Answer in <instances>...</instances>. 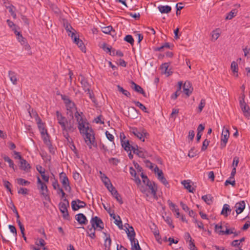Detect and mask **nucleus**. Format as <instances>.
<instances>
[{
    "label": "nucleus",
    "mask_w": 250,
    "mask_h": 250,
    "mask_svg": "<svg viewBox=\"0 0 250 250\" xmlns=\"http://www.w3.org/2000/svg\"><path fill=\"white\" fill-rule=\"evenodd\" d=\"M56 114L58 123L61 126L63 137L67 141H69L70 137L69 133L73 132L76 130L74 121L73 120H68L59 111H56Z\"/></svg>",
    "instance_id": "obj_1"
},
{
    "label": "nucleus",
    "mask_w": 250,
    "mask_h": 250,
    "mask_svg": "<svg viewBox=\"0 0 250 250\" xmlns=\"http://www.w3.org/2000/svg\"><path fill=\"white\" fill-rule=\"evenodd\" d=\"M82 134L84 137V141L90 149L92 146L97 147V144L95 140V134L92 128L88 129V130Z\"/></svg>",
    "instance_id": "obj_2"
},
{
    "label": "nucleus",
    "mask_w": 250,
    "mask_h": 250,
    "mask_svg": "<svg viewBox=\"0 0 250 250\" xmlns=\"http://www.w3.org/2000/svg\"><path fill=\"white\" fill-rule=\"evenodd\" d=\"M75 117L77 119V121L78 123V127L80 131L81 134H83L88 130V129H91L89 127V125L85 120L81 116L80 113L77 111L75 113Z\"/></svg>",
    "instance_id": "obj_3"
},
{
    "label": "nucleus",
    "mask_w": 250,
    "mask_h": 250,
    "mask_svg": "<svg viewBox=\"0 0 250 250\" xmlns=\"http://www.w3.org/2000/svg\"><path fill=\"white\" fill-rule=\"evenodd\" d=\"M69 207V202L66 198L63 199V202H61L59 204L60 211L62 214V217L64 219L69 220L70 219L67 208Z\"/></svg>",
    "instance_id": "obj_4"
},
{
    "label": "nucleus",
    "mask_w": 250,
    "mask_h": 250,
    "mask_svg": "<svg viewBox=\"0 0 250 250\" xmlns=\"http://www.w3.org/2000/svg\"><path fill=\"white\" fill-rule=\"evenodd\" d=\"M229 137V130L227 128H226L225 126H224L221 134L220 141V148L221 149H223L226 147Z\"/></svg>",
    "instance_id": "obj_5"
},
{
    "label": "nucleus",
    "mask_w": 250,
    "mask_h": 250,
    "mask_svg": "<svg viewBox=\"0 0 250 250\" xmlns=\"http://www.w3.org/2000/svg\"><path fill=\"white\" fill-rule=\"evenodd\" d=\"M60 180L64 189L66 191H70L71 189L70 186L69 179L64 172H62L59 175Z\"/></svg>",
    "instance_id": "obj_6"
},
{
    "label": "nucleus",
    "mask_w": 250,
    "mask_h": 250,
    "mask_svg": "<svg viewBox=\"0 0 250 250\" xmlns=\"http://www.w3.org/2000/svg\"><path fill=\"white\" fill-rule=\"evenodd\" d=\"M90 223L92 227H94L96 229H98L99 230H102L104 228L103 222L97 216L92 217L90 220Z\"/></svg>",
    "instance_id": "obj_7"
},
{
    "label": "nucleus",
    "mask_w": 250,
    "mask_h": 250,
    "mask_svg": "<svg viewBox=\"0 0 250 250\" xmlns=\"http://www.w3.org/2000/svg\"><path fill=\"white\" fill-rule=\"evenodd\" d=\"M132 130L133 134L143 142L145 141V138H147L148 136V133L145 130L140 131L137 128H133Z\"/></svg>",
    "instance_id": "obj_8"
},
{
    "label": "nucleus",
    "mask_w": 250,
    "mask_h": 250,
    "mask_svg": "<svg viewBox=\"0 0 250 250\" xmlns=\"http://www.w3.org/2000/svg\"><path fill=\"white\" fill-rule=\"evenodd\" d=\"M79 80L82 85L83 90L85 91H89L91 89V84L89 83L88 80L85 78L83 75H80Z\"/></svg>",
    "instance_id": "obj_9"
},
{
    "label": "nucleus",
    "mask_w": 250,
    "mask_h": 250,
    "mask_svg": "<svg viewBox=\"0 0 250 250\" xmlns=\"http://www.w3.org/2000/svg\"><path fill=\"white\" fill-rule=\"evenodd\" d=\"M71 38L73 40V42L79 46L82 52H85L86 48L83 41L80 40L79 37H77L76 34H71Z\"/></svg>",
    "instance_id": "obj_10"
},
{
    "label": "nucleus",
    "mask_w": 250,
    "mask_h": 250,
    "mask_svg": "<svg viewBox=\"0 0 250 250\" xmlns=\"http://www.w3.org/2000/svg\"><path fill=\"white\" fill-rule=\"evenodd\" d=\"M86 206V204L79 199L73 200L71 202L72 208L74 211L78 210L81 208H84Z\"/></svg>",
    "instance_id": "obj_11"
},
{
    "label": "nucleus",
    "mask_w": 250,
    "mask_h": 250,
    "mask_svg": "<svg viewBox=\"0 0 250 250\" xmlns=\"http://www.w3.org/2000/svg\"><path fill=\"white\" fill-rule=\"evenodd\" d=\"M38 188L40 190L41 194L44 197V199L46 200L50 201L49 191L46 184L45 183L40 187L38 186Z\"/></svg>",
    "instance_id": "obj_12"
},
{
    "label": "nucleus",
    "mask_w": 250,
    "mask_h": 250,
    "mask_svg": "<svg viewBox=\"0 0 250 250\" xmlns=\"http://www.w3.org/2000/svg\"><path fill=\"white\" fill-rule=\"evenodd\" d=\"M35 115L36 116V121L38 125V127L39 129L41 135H43L44 133L47 132V129L44 127V124L42 122L41 118L38 116L37 113L35 112Z\"/></svg>",
    "instance_id": "obj_13"
},
{
    "label": "nucleus",
    "mask_w": 250,
    "mask_h": 250,
    "mask_svg": "<svg viewBox=\"0 0 250 250\" xmlns=\"http://www.w3.org/2000/svg\"><path fill=\"white\" fill-rule=\"evenodd\" d=\"M125 231L129 239L134 240L135 239V232L132 226H130L129 224L127 223L125 225Z\"/></svg>",
    "instance_id": "obj_14"
},
{
    "label": "nucleus",
    "mask_w": 250,
    "mask_h": 250,
    "mask_svg": "<svg viewBox=\"0 0 250 250\" xmlns=\"http://www.w3.org/2000/svg\"><path fill=\"white\" fill-rule=\"evenodd\" d=\"M110 189H108L111 193L112 196L116 199V200L120 204H123V201L122 200V198L121 196L119 194L118 191L116 189V188L112 186V187L110 188Z\"/></svg>",
    "instance_id": "obj_15"
},
{
    "label": "nucleus",
    "mask_w": 250,
    "mask_h": 250,
    "mask_svg": "<svg viewBox=\"0 0 250 250\" xmlns=\"http://www.w3.org/2000/svg\"><path fill=\"white\" fill-rule=\"evenodd\" d=\"M120 139L122 147L128 152L129 150L130 143L128 140H125V136L124 133L120 134Z\"/></svg>",
    "instance_id": "obj_16"
},
{
    "label": "nucleus",
    "mask_w": 250,
    "mask_h": 250,
    "mask_svg": "<svg viewBox=\"0 0 250 250\" xmlns=\"http://www.w3.org/2000/svg\"><path fill=\"white\" fill-rule=\"evenodd\" d=\"M19 159L20 160V168L25 171H28L31 168L30 164L21 156H19Z\"/></svg>",
    "instance_id": "obj_17"
},
{
    "label": "nucleus",
    "mask_w": 250,
    "mask_h": 250,
    "mask_svg": "<svg viewBox=\"0 0 250 250\" xmlns=\"http://www.w3.org/2000/svg\"><path fill=\"white\" fill-rule=\"evenodd\" d=\"M240 105L244 116L249 118L250 117V108L245 102L240 103Z\"/></svg>",
    "instance_id": "obj_18"
},
{
    "label": "nucleus",
    "mask_w": 250,
    "mask_h": 250,
    "mask_svg": "<svg viewBox=\"0 0 250 250\" xmlns=\"http://www.w3.org/2000/svg\"><path fill=\"white\" fill-rule=\"evenodd\" d=\"M131 87L136 92L142 94L144 97H146V94L143 89L139 85L137 84L133 81H131Z\"/></svg>",
    "instance_id": "obj_19"
},
{
    "label": "nucleus",
    "mask_w": 250,
    "mask_h": 250,
    "mask_svg": "<svg viewBox=\"0 0 250 250\" xmlns=\"http://www.w3.org/2000/svg\"><path fill=\"white\" fill-rule=\"evenodd\" d=\"M76 220L81 225H86L88 222V220L86 216L83 213H79L75 216Z\"/></svg>",
    "instance_id": "obj_20"
},
{
    "label": "nucleus",
    "mask_w": 250,
    "mask_h": 250,
    "mask_svg": "<svg viewBox=\"0 0 250 250\" xmlns=\"http://www.w3.org/2000/svg\"><path fill=\"white\" fill-rule=\"evenodd\" d=\"M235 211L237 214H240L245 208V202L244 201H241L236 203L235 205Z\"/></svg>",
    "instance_id": "obj_21"
},
{
    "label": "nucleus",
    "mask_w": 250,
    "mask_h": 250,
    "mask_svg": "<svg viewBox=\"0 0 250 250\" xmlns=\"http://www.w3.org/2000/svg\"><path fill=\"white\" fill-rule=\"evenodd\" d=\"M148 189L151 190V194L155 197L156 196V193L157 190V185L153 182H151L146 186Z\"/></svg>",
    "instance_id": "obj_22"
},
{
    "label": "nucleus",
    "mask_w": 250,
    "mask_h": 250,
    "mask_svg": "<svg viewBox=\"0 0 250 250\" xmlns=\"http://www.w3.org/2000/svg\"><path fill=\"white\" fill-rule=\"evenodd\" d=\"M167 204L169 206V208H170V209L172 211H174L176 213V217L177 218H178L179 216H180V212H179V208H177V206L174 204H173L171 201H170V200H168L167 201Z\"/></svg>",
    "instance_id": "obj_23"
},
{
    "label": "nucleus",
    "mask_w": 250,
    "mask_h": 250,
    "mask_svg": "<svg viewBox=\"0 0 250 250\" xmlns=\"http://www.w3.org/2000/svg\"><path fill=\"white\" fill-rule=\"evenodd\" d=\"M169 64L170 63L168 62L164 63L161 67L162 72L165 74H167V76H169L172 73L170 69H168Z\"/></svg>",
    "instance_id": "obj_24"
},
{
    "label": "nucleus",
    "mask_w": 250,
    "mask_h": 250,
    "mask_svg": "<svg viewBox=\"0 0 250 250\" xmlns=\"http://www.w3.org/2000/svg\"><path fill=\"white\" fill-rule=\"evenodd\" d=\"M190 182L191 181L189 180H184L182 182V184L184 185L185 188L187 189L189 192L193 193L194 191H195V189L191 187Z\"/></svg>",
    "instance_id": "obj_25"
},
{
    "label": "nucleus",
    "mask_w": 250,
    "mask_h": 250,
    "mask_svg": "<svg viewBox=\"0 0 250 250\" xmlns=\"http://www.w3.org/2000/svg\"><path fill=\"white\" fill-rule=\"evenodd\" d=\"M191 87L190 83L189 81H186L183 85V90L184 93L188 96H189L192 93V90L190 89Z\"/></svg>",
    "instance_id": "obj_26"
},
{
    "label": "nucleus",
    "mask_w": 250,
    "mask_h": 250,
    "mask_svg": "<svg viewBox=\"0 0 250 250\" xmlns=\"http://www.w3.org/2000/svg\"><path fill=\"white\" fill-rule=\"evenodd\" d=\"M133 153L141 158H145L146 156V152L141 147L136 149L133 148Z\"/></svg>",
    "instance_id": "obj_27"
},
{
    "label": "nucleus",
    "mask_w": 250,
    "mask_h": 250,
    "mask_svg": "<svg viewBox=\"0 0 250 250\" xmlns=\"http://www.w3.org/2000/svg\"><path fill=\"white\" fill-rule=\"evenodd\" d=\"M129 172L130 174L134 177V180L137 185L141 184V180L138 176H137L136 170L132 167H130L129 168Z\"/></svg>",
    "instance_id": "obj_28"
},
{
    "label": "nucleus",
    "mask_w": 250,
    "mask_h": 250,
    "mask_svg": "<svg viewBox=\"0 0 250 250\" xmlns=\"http://www.w3.org/2000/svg\"><path fill=\"white\" fill-rule=\"evenodd\" d=\"M8 74H9V77L10 80L12 82V83L14 84H17L18 80H17V78L16 73L13 71H9Z\"/></svg>",
    "instance_id": "obj_29"
},
{
    "label": "nucleus",
    "mask_w": 250,
    "mask_h": 250,
    "mask_svg": "<svg viewBox=\"0 0 250 250\" xmlns=\"http://www.w3.org/2000/svg\"><path fill=\"white\" fill-rule=\"evenodd\" d=\"M235 230L234 228H231L230 229H226V230H220L218 232L219 235H229L234 233V231Z\"/></svg>",
    "instance_id": "obj_30"
},
{
    "label": "nucleus",
    "mask_w": 250,
    "mask_h": 250,
    "mask_svg": "<svg viewBox=\"0 0 250 250\" xmlns=\"http://www.w3.org/2000/svg\"><path fill=\"white\" fill-rule=\"evenodd\" d=\"M202 199L208 204L211 205L213 203V197L210 194H207L202 197Z\"/></svg>",
    "instance_id": "obj_31"
},
{
    "label": "nucleus",
    "mask_w": 250,
    "mask_h": 250,
    "mask_svg": "<svg viewBox=\"0 0 250 250\" xmlns=\"http://www.w3.org/2000/svg\"><path fill=\"white\" fill-rule=\"evenodd\" d=\"M158 9L161 13H168L171 10V7L168 5H161L158 7Z\"/></svg>",
    "instance_id": "obj_32"
},
{
    "label": "nucleus",
    "mask_w": 250,
    "mask_h": 250,
    "mask_svg": "<svg viewBox=\"0 0 250 250\" xmlns=\"http://www.w3.org/2000/svg\"><path fill=\"white\" fill-rule=\"evenodd\" d=\"M231 212V209L230 208V207L228 204H225L223 206L221 214L225 215V216H228V213H230Z\"/></svg>",
    "instance_id": "obj_33"
},
{
    "label": "nucleus",
    "mask_w": 250,
    "mask_h": 250,
    "mask_svg": "<svg viewBox=\"0 0 250 250\" xmlns=\"http://www.w3.org/2000/svg\"><path fill=\"white\" fill-rule=\"evenodd\" d=\"M231 69L234 73V75L237 77H238V64L236 62L233 61L231 63Z\"/></svg>",
    "instance_id": "obj_34"
},
{
    "label": "nucleus",
    "mask_w": 250,
    "mask_h": 250,
    "mask_svg": "<svg viewBox=\"0 0 250 250\" xmlns=\"http://www.w3.org/2000/svg\"><path fill=\"white\" fill-rule=\"evenodd\" d=\"M220 35V31L219 28L213 30L211 34L212 41H216L218 39Z\"/></svg>",
    "instance_id": "obj_35"
},
{
    "label": "nucleus",
    "mask_w": 250,
    "mask_h": 250,
    "mask_svg": "<svg viewBox=\"0 0 250 250\" xmlns=\"http://www.w3.org/2000/svg\"><path fill=\"white\" fill-rule=\"evenodd\" d=\"M131 245V250H135L136 249H138L140 248V245L139 244L138 241L134 239V240H130Z\"/></svg>",
    "instance_id": "obj_36"
},
{
    "label": "nucleus",
    "mask_w": 250,
    "mask_h": 250,
    "mask_svg": "<svg viewBox=\"0 0 250 250\" xmlns=\"http://www.w3.org/2000/svg\"><path fill=\"white\" fill-rule=\"evenodd\" d=\"M238 11L236 9H232L230 12L229 13L228 15L226 17V20H231L237 15Z\"/></svg>",
    "instance_id": "obj_37"
},
{
    "label": "nucleus",
    "mask_w": 250,
    "mask_h": 250,
    "mask_svg": "<svg viewBox=\"0 0 250 250\" xmlns=\"http://www.w3.org/2000/svg\"><path fill=\"white\" fill-rule=\"evenodd\" d=\"M170 48V45L168 42H165L163 45L160 47H157L154 48L156 51H163L164 48Z\"/></svg>",
    "instance_id": "obj_38"
},
{
    "label": "nucleus",
    "mask_w": 250,
    "mask_h": 250,
    "mask_svg": "<svg viewBox=\"0 0 250 250\" xmlns=\"http://www.w3.org/2000/svg\"><path fill=\"white\" fill-rule=\"evenodd\" d=\"M64 27L66 31V32L68 33V35L69 36H70L72 37L71 34H75L74 32L71 31V29H73L71 26L70 24H69L68 23H64Z\"/></svg>",
    "instance_id": "obj_39"
},
{
    "label": "nucleus",
    "mask_w": 250,
    "mask_h": 250,
    "mask_svg": "<svg viewBox=\"0 0 250 250\" xmlns=\"http://www.w3.org/2000/svg\"><path fill=\"white\" fill-rule=\"evenodd\" d=\"M111 245V239L110 237V235L108 234V236L106 237L104 240V249H110Z\"/></svg>",
    "instance_id": "obj_40"
},
{
    "label": "nucleus",
    "mask_w": 250,
    "mask_h": 250,
    "mask_svg": "<svg viewBox=\"0 0 250 250\" xmlns=\"http://www.w3.org/2000/svg\"><path fill=\"white\" fill-rule=\"evenodd\" d=\"M9 229L10 230V231L13 233V236L12 237V239L16 240L17 236V231L16 228L13 225H9Z\"/></svg>",
    "instance_id": "obj_41"
},
{
    "label": "nucleus",
    "mask_w": 250,
    "mask_h": 250,
    "mask_svg": "<svg viewBox=\"0 0 250 250\" xmlns=\"http://www.w3.org/2000/svg\"><path fill=\"white\" fill-rule=\"evenodd\" d=\"M102 181L108 189H110V188L112 187L113 185L111 183L110 179L108 177H104V179H103Z\"/></svg>",
    "instance_id": "obj_42"
},
{
    "label": "nucleus",
    "mask_w": 250,
    "mask_h": 250,
    "mask_svg": "<svg viewBox=\"0 0 250 250\" xmlns=\"http://www.w3.org/2000/svg\"><path fill=\"white\" fill-rule=\"evenodd\" d=\"M118 91L122 93L124 95L127 96V97H129L130 96V93L127 90L124 89L122 86L120 85H118L117 86Z\"/></svg>",
    "instance_id": "obj_43"
},
{
    "label": "nucleus",
    "mask_w": 250,
    "mask_h": 250,
    "mask_svg": "<svg viewBox=\"0 0 250 250\" xmlns=\"http://www.w3.org/2000/svg\"><path fill=\"white\" fill-rule=\"evenodd\" d=\"M17 183L21 186H26L29 185L30 184V182L25 180L23 178H18L17 179Z\"/></svg>",
    "instance_id": "obj_44"
},
{
    "label": "nucleus",
    "mask_w": 250,
    "mask_h": 250,
    "mask_svg": "<svg viewBox=\"0 0 250 250\" xmlns=\"http://www.w3.org/2000/svg\"><path fill=\"white\" fill-rule=\"evenodd\" d=\"M102 48L105 52L109 53L110 55H112L111 53V46H110L106 43H104L103 44Z\"/></svg>",
    "instance_id": "obj_45"
},
{
    "label": "nucleus",
    "mask_w": 250,
    "mask_h": 250,
    "mask_svg": "<svg viewBox=\"0 0 250 250\" xmlns=\"http://www.w3.org/2000/svg\"><path fill=\"white\" fill-rule=\"evenodd\" d=\"M133 103L135 104V105L138 106L141 110H142L145 112L148 113V111L146 110V106L141 104L140 102L138 101H134Z\"/></svg>",
    "instance_id": "obj_46"
},
{
    "label": "nucleus",
    "mask_w": 250,
    "mask_h": 250,
    "mask_svg": "<svg viewBox=\"0 0 250 250\" xmlns=\"http://www.w3.org/2000/svg\"><path fill=\"white\" fill-rule=\"evenodd\" d=\"M112 29L113 28L111 26H108L103 27L102 29V31L105 34H110V35H112Z\"/></svg>",
    "instance_id": "obj_47"
},
{
    "label": "nucleus",
    "mask_w": 250,
    "mask_h": 250,
    "mask_svg": "<svg viewBox=\"0 0 250 250\" xmlns=\"http://www.w3.org/2000/svg\"><path fill=\"white\" fill-rule=\"evenodd\" d=\"M15 34L17 36V39L21 42H25V39L22 37V35L17 30H15Z\"/></svg>",
    "instance_id": "obj_48"
},
{
    "label": "nucleus",
    "mask_w": 250,
    "mask_h": 250,
    "mask_svg": "<svg viewBox=\"0 0 250 250\" xmlns=\"http://www.w3.org/2000/svg\"><path fill=\"white\" fill-rule=\"evenodd\" d=\"M124 40L126 42L129 43L130 44L133 45L134 44V40L131 35H127L125 38Z\"/></svg>",
    "instance_id": "obj_49"
},
{
    "label": "nucleus",
    "mask_w": 250,
    "mask_h": 250,
    "mask_svg": "<svg viewBox=\"0 0 250 250\" xmlns=\"http://www.w3.org/2000/svg\"><path fill=\"white\" fill-rule=\"evenodd\" d=\"M141 176V177H142V178L143 179V183L145 185H146V186H147V185L150 184V182H151L148 179V178H147V176H146L145 174H144V173L143 172H142Z\"/></svg>",
    "instance_id": "obj_50"
},
{
    "label": "nucleus",
    "mask_w": 250,
    "mask_h": 250,
    "mask_svg": "<svg viewBox=\"0 0 250 250\" xmlns=\"http://www.w3.org/2000/svg\"><path fill=\"white\" fill-rule=\"evenodd\" d=\"M3 184L4 187L7 189V190L11 193V184L9 181L6 180H3Z\"/></svg>",
    "instance_id": "obj_51"
},
{
    "label": "nucleus",
    "mask_w": 250,
    "mask_h": 250,
    "mask_svg": "<svg viewBox=\"0 0 250 250\" xmlns=\"http://www.w3.org/2000/svg\"><path fill=\"white\" fill-rule=\"evenodd\" d=\"M205 104H206V100L203 99H202L201 100L200 103L198 106V112L200 113L202 111Z\"/></svg>",
    "instance_id": "obj_52"
},
{
    "label": "nucleus",
    "mask_w": 250,
    "mask_h": 250,
    "mask_svg": "<svg viewBox=\"0 0 250 250\" xmlns=\"http://www.w3.org/2000/svg\"><path fill=\"white\" fill-rule=\"evenodd\" d=\"M209 141H208L207 139H205L203 142L202 146L201 148L202 151H205L207 148L208 146L209 145Z\"/></svg>",
    "instance_id": "obj_53"
},
{
    "label": "nucleus",
    "mask_w": 250,
    "mask_h": 250,
    "mask_svg": "<svg viewBox=\"0 0 250 250\" xmlns=\"http://www.w3.org/2000/svg\"><path fill=\"white\" fill-rule=\"evenodd\" d=\"M6 22L9 27L11 28L12 30L15 32V30H17V27L16 25L14 23V22L11 21L10 20H7L6 21Z\"/></svg>",
    "instance_id": "obj_54"
},
{
    "label": "nucleus",
    "mask_w": 250,
    "mask_h": 250,
    "mask_svg": "<svg viewBox=\"0 0 250 250\" xmlns=\"http://www.w3.org/2000/svg\"><path fill=\"white\" fill-rule=\"evenodd\" d=\"M87 94H88L90 99L92 100V101L93 103H95L96 102V100L95 98L94 95L93 94V91L91 89H90L89 90V91H87Z\"/></svg>",
    "instance_id": "obj_55"
},
{
    "label": "nucleus",
    "mask_w": 250,
    "mask_h": 250,
    "mask_svg": "<svg viewBox=\"0 0 250 250\" xmlns=\"http://www.w3.org/2000/svg\"><path fill=\"white\" fill-rule=\"evenodd\" d=\"M61 98L64 101L65 105L67 104H68L72 102L67 96L64 95H61Z\"/></svg>",
    "instance_id": "obj_56"
},
{
    "label": "nucleus",
    "mask_w": 250,
    "mask_h": 250,
    "mask_svg": "<svg viewBox=\"0 0 250 250\" xmlns=\"http://www.w3.org/2000/svg\"><path fill=\"white\" fill-rule=\"evenodd\" d=\"M117 217L119 218V220H118L117 219H115V224L118 226V227L120 229H123V224H122V221H121L120 217L119 216H118Z\"/></svg>",
    "instance_id": "obj_57"
},
{
    "label": "nucleus",
    "mask_w": 250,
    "mask_h": 250,
    "mask_svg": "<svg viewBox=\"0 0 250 250\" xmlns=\"http://www.w3.org/2000/svg\"><path fill=\"white\" fill-rule=\"evenodd\" d=\"M231 245L234 247H237L238 248H242V245L240 244V242H238V240L233 241L231 243Z\"/></svg>",
    "instance_id": "obj_58"
},
{
    "label": "nucleus",
    "mask_w": 250,
    "mask_h": 250,
    "mask_svg": "<svg viewBox=\"0 0 250 250\" xmlns=\"http://www.w3.org/2000/svg\"><path fill=\"white\" fill-rule=\"evenodd\" d=\"M52 186L53 188L57 190L60 188V186L57 179H54V181L52 182Z\"/></svg>",
    "instance_id": "obj_59"
},
{
    "label": "nucleus",
    "mask_w": 250,
    "mask_h": 250,
    "mask_svg": "<svg viewBox=\"0 0 250 250\" xmlns=\"http://www.w3.org/2000/svg\"><path fill=\"white\" fill-rule=\"evenodd\" d=\"M165 221L167 223V224H168V225L171 227L172 228H173L174 226L172 224V220L171 218L168 216L166 217L165 218H164Z\"/></svg>",
    "instance_id": "obj_60"
},
{
    "label": "nucleus",
    "mask_w": 250,
    "mask_h": 250,
    "mask_svg": "<svg viewBox=\"0 0 250 250\" xmlns=\"http://www.w3.org/2000/svg\"><path fill=\"white\" fill-rule=\"evenodd\" d=\"M179 109H175L173 108L172 109V111L170 114V117L174 119V120L176 118V115H177L179 113Z\"/></svg>",
    "instance_id": "obj_61"
},
{
    "label": "nucleus",
    "mask_w": 250,
    "mask_h": 250,
    "mask_svg": "<svg viewBox=\"0 0 250 250\" xmlns=\"http://www.w3.org/2000/svg\"><path fill=\"white\" fill-rule=\"evenodd\" d=\"M68 143L70 144V148L74 151V153H77V149L76 146L73 143L72 139L70 138V140L69 141H67Z\"/></svg>",
    "instance_id": "obj_62"
},
{
    "label": "nucleus",
    "mask_w": 250,
    "mask_h": 250,
    "mask_svg": "<svg viewBox=\"0 0 250 250\" xmlns=\"http://www.w3.org/2000/svg\"><path fill=\"white\" fill-rule=\"evenodd\" d=\"M36 244L38 246L44 247L45 245V242L43 239L40 238L36 242Z\"/></svg>",
    "instance_id": "obj_63"
},
{
    "label": "nucleus",
    "mask_w": 250,
    "mask_h": 250,
    "mask_svg": "<svg viewBox=\"0 0 250 250\" xmlns=\"http://www.w3.org/2000/svg\"><path fill=\"white\" fill-rule=\"evenodd\" d=\"M109 162L115 166H117L120 162V160L115 158H111L109 159Z\"/></svg>",
    "instance_id": "obj_64"
}]
</instances>
